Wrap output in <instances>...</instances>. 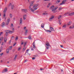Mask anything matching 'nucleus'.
I'll return each instance as SVG.
<instances>
[{"instance_id":"nucleus-1","label":"nucleus","mask_w":74,"mask_h":74,"mask_svg":"<svg viewBox=\"0 0 74 74\" xmlns=\"http://www.w3.org/2000/svg\"><path fill=\"white\" fill-rule=\"evenodd\" d=\"M34 2V1L31 2L30 6H29V8L30 10L32 12H34V10L31 7H32V6H33V5H33Z\"/></svg>"},{"instance_id":"nucleus-2","label":"nucleus","mask_w":74,"mask_h":74,"mask_svg":"<svg viewBox=\"0 0 74 74\" xmlns=\"http://www.w3.org/2000/svg\"><path fill=\"white\" fill-rule=\"evenodd\" d=\"M38 5V4H35L32 8L33 10H34V11L35 10H37V7Z\"/></svg>"},{"instance_id":"nucleus-3","label":"nucleus","mask_w":74,"mask_h":74,"mask_svg":"<svg viewBox=\"0 0 74 74\" xmlns=\"http://www.w3.org/2000/svg\"><path fill=\"white\" fill-rule=\"evenodd\" d=\"M45 44L46 45V46H45L46 47V49H49V47L50 46V45H49V42H47V43H46Z\"/></svg>"},{"instance_id":"nucleus-4","label":"nucleus","mask_w":74,"mask_h":74,"mask_svg":"<svg viewBox=\"0 0 74 74\" xmlns=\"http://www.w3.org/2000/svg\"><path fill=\"white\" fill-rule=\"evenodd\" d=\"M8 71V69L6 68L4 69L2 71V73H6Z\"/></svg>"},{"instance_id":"nucleus-5","label":"nucleus","mask_w":74,"mask_h":74,"mask_svg":"<svg viewBox=\"0 0 74 74\" xmlns=\"http://www.w3.org/2000/svg\"><path fill=\"white\" fill-rule=\"evenodd\" d=\"M5 23L4 22H3L1 25V27H4L5 26Z\"/></svg>"},{"instance_id":"nucleus-6","label":"nucleus","mask_w":74,"mask_h":74,"mask_svg":"<svg viewBox=\"0 0 74 74\" xmlns=\"http://www.w3.org/2000/svg\"><path fill=\"white\" fill-rule=\"evenodd\" d=\"M21 10L22 12H27V9H23Z\"/></svg>"},{"instance_id":"nucleus-7","label":"nucleus","mask_w":74,"mask_h":74,"mask_svg":"<svg viewBox=\"0 0 74 74\" xmlns=\"http://www.w3.org/2000/svg\"><path fill=\"white\" fill-rule=\"evenodd\" d=\"M11 9L12 10H13L14 9V5H12L11 3H10L9 4V6H11Z\"/></svg>"},{"instance_id":"nucleus-8","label":"nucleus","mask_w":74,"mask_h":74,"mask_svg":"<svg viewBox=\"0 0 74 74\" xmlns=\"http://www.w3.org/2000/svg\"><path fill=\"white\" fill-rule=\"evenodd\" d=\"M54 16H52L49 19V21H52V19L53 18H54Z\"/></svg>"},{"instance_id":"nucleus-9","label":"nucleus","mask_w":74,"mask_h":74,"mask_svg":"<svg viewBox=\"0 0 74 74\" xmlns=\"http://www.w3.org/2000/svg\"><path fill=\"white\" fill-rule=\"evenodd\" d=\"M17 56H18V55L16 54V55L13 59L14 61H15L16 60V57H17Z\"/></svg>"},{"instance_id":"nucleus-10","label":"nucleus","mask_w":74,"mask_h":74,"mask_svg":"<svg viewBox=\"0 0 74 74\" xmlns=\"http://www.w3.org/2000/svg\"><path fill=\"white\" fill-rule=\"evenodd\" d=\"M26 16H27L26 14H25L24 15H23V18L24 20H25V19H26Z\"/></svg>"},{"instance_id":"nucleus-11","label":"nucleus","mask_w":74,"mask_h":74,"mask_svg":"<svg viewBox=\"0 0 74 74\" xmlns=\"http://www.w3.org/2000/svg\"><path fill=\"white\" fill-rule=\"evenodd\" d=\"M67 25L65 24L62 27V28L63 29H66V26Z\"/></svg>"},{"instance_id":"nucleus-12","label":"nucleus","mask_w":74,"mask_h":74,"mask_svg":"<svg viewBox=\"0 0 74 74\" xmlns=\"http://www.w3.org/2000/svg\"><path fill=\"white\" fill-rule=\"evenodd\" d=\"M50 30L51 31H55V30L53 29V28L52 27H50Z\"/></svg>"},{"instance_id":"nucleus-13","label":"nucleus","mask_w":74,"mask_h":74,"mask_svg":"<svg viewBox=\"0 0 74 74\" xmlns=\"http://www.w3.org/2000/svg\"><path fill=\"white\" fill-rule=\"evenodd\" d=\"M71 25V21H69V23H68L67 24V26H68V25Z\"/></svg>"},{"instance_id":"nucleus-14","label":"nucleus","mask_w":74,"mask_h":74,"mask_svg":"<svg viewBox=\"0 0 74 74\" xmlns=\"http://www.w3.org/2000/svg\"><path fill=\"white\" fill-rule=\"evenodd\" d=\"M7 8H6L4 9L3 11V13H5L6 12V11H7Z\"/></svg>"},{"instance_id":"nucleus-15","label":"nucleus","mask_w":74,"mask_h":74,"mask_svg":"<svg viewBox=\"0 0 74 74\" xmlns=\"http://www.w3.org/2000/svg\"><path fill=\"white\" fill-rule=\"evenodd\" d=\"M74 15V12H72V13H70L69 14V16H71Z\"/></svg>"},{"instance_id":"nucleus-16","label":"nucleus","mask_w":74,"mask_h":74,"mask_svg":"<svg viewBox=\"0 0 74 74\" xmlns=\"http://www.w3.org/2000/svg\"><path fill=\"white\" fill-rule=\"evenodd\" d=\"M20 23L21 24L22 23V18H20Z\"/></svg>"},{"instance_id":"nucleus-17","label":"nucleus","mask_w":74,"mask_h":74,"mask_svg":"<svg viewBox=\"0 0 74 74\" xmlns=\"http://www.w3.org/2000/svg\"><path fill=\"white\" fill-rule=\"evenodd\" d=\"M65 4V2H64V1H62V3H60V5H63V4Z\"/></svg>"},{"instance_id":"nucleus-18","label":"nucleus","mask_w":74,"mask_h":74,"mask_svg":"<svg viewBox=\"0 0 74 74\" xmlns=\"http://www.w3.org/2000/svg\"><path fill=\"white\" fill-rule=\"evenodd\" d=\"M34 42H34L32 44V45L33 46V48H36V46H35V45H34Z\"/></svg>"},{"instance_id":"nucleus-19","label":"nucleus","mask_w":74,"mask_h":74,"mask_svg":"<svg viewBox=\"0 0 74 74\" xmlns=\"http://www.w3.org/2000/svg\"><path fill=\"white\" fill-rule=\"evenodd\" d=\"M7 40V38L5 37L4 39V41L5 42H6V41Z\"/></svg>"},{"instance_id":"nucleus-20","label":"nucleus","mask_w":74,"mask_h":74,"mask_svg":"<svg viewBox=\"0 0 74 74\" xmlns=\"http://www.w3.org/2000/svg\"><path fill=\"white\" fill-rule=\"evenodd\" d=\"M44 23L42 24L41 25V27H42V28H44Z\"/></svg>"},{"instance_id":"nucleus-21","label":"nucleus","mask_w":74,"mask_h":74,"mask_svg":"<svg viewBox=\"0 0 74 74\" xmlns=\"http://www.w3.org/2000/svg\"><path fill=\"white\" fill-rule=\"evenodd\" d=\"M62 15H60V16H59L58 17V19H59V20L60 19V18H62Z\"/></svg>"},{"instance_id":"nucleus-22","label":"nucleus","mask_w":74,"mask_h":74,"mask_svg":"<svg viewBox=\"0 0 74 74\" xmlns=\"http://www.w3.org/2000/svg\"><path fill=\"white\" fill-rule=\"evenodd\" d=\"M28 31V30L27 29L25 30V35H26V34H27V32Z\"/></svg>"},{"instance_id":"nucleus-23","label":"nucleus","mask_w":74,"mask_h":74,"mask_svg":"<svg viewBox=\"0 0 74 74\" xmlns=\"http://www.w3.org/2000/svg\"><path fill=\"white\" fill-rule=\"evenodd\" d=\"M74 26H71L69 28L70 29H74Z\"/></svg>"},{"instance_id":"nucleus-24","label":"nucleus","mask_w":74,"mask_h":74,"mask_svg":"<svg viewBox=\"0 0 74 74\" xmlns=\"http://www.w3.org/2000/svg\"><path fill=\"white\" fill-rule=\"evenodd\" d=\"M9 16H10V18H12V14H11V13H10L9 14Z\"/></svg>"},{"instance_id":"nucleus-25","label":"nucleus","mask_w":74,"mask_h":74,"mask_svg":"<svg viewBox=\"0 0 74 74\" xmlns=\"http://www.w3.org/2000/svg\"><path fill=\"white\" fill-rule=\"evenodd\" d=\"M14 31H9V32L8 33H9L10 34H11V33H14Z\"/></svg>"},{"instance_id":"nucleus-26","label":"nucleus","mask_w":74,"mask_h":74,"mask_svg":"<svg viewBox=\"0 0 74 74\" xmlns=\"http://www.w3.org/2000/svg\"><path fill=\"white\" fill-rule=\"evenodd\" d=\"M8 32H6L5 33V36L6 37H8Z\"/></svg>"},{"instance_id":"nucleus-27","label":"nucleus","mask_w":74,"mask_h":74,"mask_svg":"<svg viewBox=\"0 0 74 74\" xmlns=\"http://www.w3.org/2000/svg\"><path fill=\"white\" fill-rule=\"evenodd\" d=\"M9 51H10V50L9 49H7V51H6L7 53H9Z\"/></svg>"},{"instance_id":"nucleus-28","label":"nucleus","mask_w":74,"mask_h":74,"mask_svg":"<svg viewBox=\"0 0 74 74\" xmlns=\"http://www.w3.org/2000/svg\"><path fill=\"white\" fill-rule=\"evenodd\" d=\"M45 31H46V32H49V33H51V31L50 30H45Z\"/></svg>"},{"instance_id":"nucleus-29","label":"nucleus","mask_w":74,"mask_h":74,"mask_svg":"<svg viewBox=\"0 0 74 74\" xmlns=\"http://www.w3.org/2000/svg\"><path fill=\"white\" fill-rule=\"evenodd\" d=\"M28 38L29 40H32V36H29Z\"/></svg>"},{"instance_id":"nucleus-30","label":"nucleus","mask_w":74,"mask_h":74,"mask_svg":"<svg viewBox=\"0 0 74 74\" xmlns=\"http://www.w3.org/2000/svg\"><path fill=\"white\" fill-rule=\"evenodd\" d=\"M10 21V18L9 17L8 18L7 22H9Z\"/></svg>"},{"instance_id":"nucleus-31","label":"nucleus","mask_w":74,"mask_h":74,"mask_svg":"<svg viewBox=\"0 0 74 74\" xmlns=\"http://www.w3.org/2000/svg\"><path fill=\"white\" fill-rule=\"evenodd\" d=\"M62 9H63V8L61 7L59 8L58 10H62Z\"/></svg>"},{"instance_id":"nucleus-32","label":"nucleus","mask_w":74,"mask_h":74,"mask_svg":"<svg viewBox=\"0 0 74 74\" xmlns=\"http://www.w3.org/2000/svg\"><path fill=\"white\" fill-rule=\"evenodd\" d=\"M67 14H69V13L68 12L65 13L64 14V15H65V16H65V15H67Z\"/></svg>"},{"instance_id":"nucleus-33","label":"nucleus","mask_w":74,"mask_h":74,"mask_svg":"<svg viewBox=\"0 0 74 74\" xmlns=\"http://www.w3.org/2000/svg\"><path fill=\"white\" fill-rule=\"evenodd\" d=\"M54 7V5H52L51 6L50 8L53 9V7Z\"/></svg>"},{"instance_id":"nucleus-34","label":"nucleus","mask_w":74,"mask_h":74,"mask_svg":"<svg viewBox=\"0 0 74 74\" xmlns=\"http://www.w3.org/2000/svg\"><path fill=\"white\" fill-rule=\"evenodd\" d=\"M50 5H51V4L49 3V4L47 6V8L49 7V6H50Z\"/></svg>"},{"instance_id":"nucleus-35","label":"nucleus","mask_w":74,"mask_h":74,"mask_svg":"<svg viewBox=\"0 0 74 74\" xmlns=\"http://www.w3.org/2000/svg\"><path fill=\"white\" fill-rule=\"evenodd\" d=\"M18 36H16V39H15L16 40H18Z\"/></svg>"},{"instance_id":"nucleus-36","label":"nucleus","mask_w":74,"mask_h":74,"mask_svg":"<svg viewBox=\"0 0 74 74\" xmlns=\"http://www.w3.org/2000/svg\"><path fill=\"white\" fill-rule=\"evenodd\" d=\"M60 0H57V2H56V3H57H57H60Z\"/></svg>"},{"instance_id":"nucleus-37","label":"nucleus","mask_w":74,"mask_h":74,"mask_svg":"<svg viewBox=\"0 0 74 74\" xmlns=\"http://www.w3.org/2000/svg\"><path fill=\"white\" fill-rule=\"evenodd\" d=\"M3 17H5V13H3Z\"/></svg>"},{"instance_id":"nucleus-38","label":"nucleus","mask_w":74,"mask_h":74,"mask_svg":"<svg viewBox=\"0 0 74 74\" xmlns=\"http://www.w3.org/2000/svg\"><path fill=\"white\" fill-rule=\"evenodd\" d=\"M8 23H9V22H8V21L6 22V25H8Z\"/></svg>"},{"instance_id":"nucleus-39","label":"nucleus","mask_w":74,"mask_h":74,"mask_svg":"<svg viewBox=\"0 0 74 74\" xmlns=\"http://www.w3.org/2000/svg\"><path fill=\"white\" fill-rule=\"evenodd\" d=\"M9 31L10 30H5V32H9Z\"/></svg>"},{"instance_id":"nucleus-40","label":"nucleus","mask_w":74,"mask_h":74,"mask_svg":"<svg viewBox=\"0 0 74 74\" xmlns=\"http://www.w3.org/2000/svg\"><path fill=\"white\" fill-rule=\"evenodd\" d=\"M46 12H45L43 14V15H45V14H47V13H46Z\"/></svg>"},{"instance_id":"nucleus-41","label":"nucleus","mask_w":74,"mask_h":74,"mask_svg":"<svg viewBox=\"0 0 74 74\" xmlns=\"http://www.w3.org/2000/svg\"><path fill=\"white\" fill-rule=\"evenodd\" d=\"M26 49V47H24L23 48V51H25Z\"/></svg>"},{"instance_id":"nucleus-42","label":"nucleus","mask_w":74,"mask_h":74,"mask_svg":"<svg viewBox=\"0 0 74 74\" xmlns=\"http://www.w3.org/2000/svg\"><path fill=\"white\" fill-rule=\"evenodd\" d=\"M3 32H1L0 33V36L1 35V34H3Z\"/></svg>"},{"instance_id":"nucleus-43","label":"nucleus","mask_w":74,"mask_h":74,"mask_svg":"<svg viewBox=\"0 0 74 74\" xmlns=\"http://www.w3.org/2000/svg\"><path fill=\"white\" fill-rule=\"evenodd\" d=\"M11 26H11V27H14V25H13V24L12 23L11 24Z\"/></svg>"},{"instance_id":"nucleus-44","label":"nucleus","mask_w":74,"mask_h":74,"mask_svg":"<svg viewBox=\"0 0 74 74\" xmlns=\"http://www.w3.org/2000/svg\"><path fill=\"white\" fill-rule=\"evenodd\" d=\"M3 54H4V53H1L0 54V55H1V56H2V55H3Z\"/></svg>"},{"instance_id":"nucleus-45","label":"nucleus","mask_w":74,"mask_h":74,"mask_svg":"<svg viewBox=\"0 0 74 74\" xmlns=\"http://www.w3.org/2000/svg\"><path fill=\"white\" fill-rule=\"evenodd\" d=\"M35 59H36V58H35V57H33L32 58V59H33V60H34Z\"/></svg>"},{"instance_id":"nucleus-46","label":"nucleus","mask_w":74,"mask_h":74,"mask_svg":"<svg viewBox=\"0 0 74 74\" xmlns=\"http://www.w3.org/2000/svg\"><path fill=\"white\" fill-rule=\"evenodd\" d=\"M10 49H12V46H10Z\"/></svg>"},{"instance_id":"nucleus-47","label":"nucleus","mask_w":74,"mask_h":74,"mask_svg":"<svg viewBox=\"0 0 74 74\" xmlns=\"http://www.w3.org/2000/svg\"><path fill=\"white\" fill-rule=\"evenodd\" d=\"M28 60H25L24 61V62H27Z\"/></svg>"},{"instance_id":"nucleus-48","label":"nucleus","mask_w":74,"mask_h":74,"mask_svg":"<svg viewBox=\"0 0 74 74\" xmlns=\"http://www.w3.org/2000/svg\"><path fill=\"white\" fill-rule=\"evenodd\" d=\"M16 43H14L13 45V47H14V46H15V45H16Z\"/></svg>"},{"instance_id":"nucleus-49","label":"nucleus","mask_w":74,"mask_h":74,"mask_svg":"<svg viewBox=\"0 0 74 74\" xmlns=\"http://www.w3.org/2000/svg\"><path fill=\"white\" fill-rule=\"evenodd\" d=\"M71 60H74V57L72 59H71Z\"/></svg>"},{"instance_id":"nucleus-50","label":"nucleus","mask_w":74,"mask_h":74,"mask_svg":"<svg viewBox=\"0 0 74 74\" xmlns=\"http://www.w3.org/2000/svg\"><path fill=\"white\" fill-rule=\"evenodd\" d=\"M24 45H26V42H25L24 43Z\"/></svg>"},{"instance_id":"nucleus-51","label":"nucleus","mask_w":74,"mask_h":74,"mask_svg":"<svg viewBox=\"0 0 74 74\" xmlns=\"http://www.w3.org/2000/svg\"><path fill=\"white\" fill-rule=\"evenodd\" d=\"M60 47L61 48H63V46L62 45H60Z\"/></svg>"},{"instance_id":"nucleus-52","label":"nucleus","mask_w":74,"mask_h":74,"mask_svg":"<svg viewBox=\"0 0 74 74\" xmlns=\"http://www.w3.org/2000/svg\"><path fill=\"white\" fill-rule=\"evenodd\" d=\"M21 49V47L19 48L18 49V51H19V50H20V49Z\"/></svg>"},{"instance_id":"nucleus-53","label":"nucleus","mask_w":74,"mask_h":74,"mask_svg":"<svg viewBox=\"0 0 74 74\" xmlns=\"http://www.w3.org/2000/svg\"><path fill=\"white\" fill-rule=\"evenodd\" d=\"M52 11H55V9H53L52 10Z\"/></svg>"},{"instance_id":"nucleus-54","label":"nucleus","mask_w":74,"mask_h":74,"mask_svg":"<svg viewBox=\"0 0 74 74\" xmlns=\"http://www.w3.org/2000/svg\"><path fill=\"white\" fill-rule=\"evenodd\" d=\"M11 40H10V41H9V44H10L11 43Z\"/></svg>"},{"instance_id":"nucleus-55","label":"nucleus","mask_w":74,"mask_h":74,"mask_svg":"<svg viewBox=\"0 0 74 74\" xmlns=\"http://www.w3.org/2000/svg\"><path fill=\"white\" fill-rule=\"evenodd\" d=\"M67 0H63V1L65 2L67 1Z\"/></svg>"},{"instance_id":"nucleus-56","label":"nucleus","mask_w":74,"mask_h":74,"mask_svg":"<svg viewBox=\"0 0 74 74\" xmlns=\"http://www.w3.org/2000/svg\"><path fill=\"white\" fill-rule=\"evenodd\" d=\"M58 7H56V9H58Z\"/></svg>"},{"instance_id":"nucleus-57","label":"nucleus","mask_w":74,"mask_h":74,"mask_svg":"<svg viewBox=\"0 0 74 74\" xmlns=\"http://www.w3.org/2000/svg\"><path fill=\"white\" fill-rule=\"evenodd\" d=\"M23 44V42H21V45Z\"/></svg>"},{"instance_id":"nucleus-58","label":"nucleus","mask_w":74,"mask_h":74,"mask_svg":"<svg viewBox=\"0 0 74 74\" xmlns=\"http://www.w3.org/2000/svg\"><path fill=\"white\" fill-rule=\"evenodd\" d=\"M54 10L56 11V8H54Z\"/></svg>"},{"instance_id":"nucleus-59","label":"nucleus","mask_w":74,"mask_h":74,"mask_svg":"<svg viewBox=\"0 0 74 74\" xmlns=\"http://www.w3.org/2000/svg\"><path fill=\"white\" fill-rule=\"evenodd\" d=\"M31 49L32 51H33V48H32Z\"/></svg>"},{"instance_id":"nucleus-60","label":"nucleus","mask_w":74,"mask_h":74,"mask_svg":"<svg viewBox=\"0 0 74 74\" xmlns=\"http://www.w3.org/2000/svg\"><path fill=\"white\" fill-rule=\"evenodd\" d=\"M63 43H66V42L65 41H64L63 42Z\"/></svg>"},{"instance_id":"nucleus-61","label":"nucleus","mask_w":74,"mask_h":74,"mask_svg":"<svg viewBox=\"0 0 74 74\" xmlns=\"http://www.w3.org/2000/svg\"><path fill=\"white\" fill-rule=\"evenodd\" d=\"M26 27H25L24 28V29H26Z\"/></svg>"},{"instance_id":"nucleus-62","label":"nucleus","mask_w":74,"mask_h":74,"mask_svg":"<svg viewBox=\"0 0 74 74\" xmlns=\"http://www.w3.org/2000/svg\"><path fill=\"white\" fill-rule=\"evenodd\" d=\"M12 30H13V31H14V28H13L12 29Z\"/></svg>"},{"instance_id":"nucleus-63","label":"nucleus","mask_w":74,"mask_h":74,"mask_svg":"<svg viewBox=\"0 0 74 74\" xmlns=\"http://www.w3.org/2000/svg\"><path fill=\"white\" fill-rule=\"evenodd\" d=\"M3 42H2V44H1V45H3Z\"/></svg>"},{"instance_id":"nucleus-64","label":"nucleus","mask_w":74,"mask_h":74,"mask_svg":"<svg viewBox=\"0 0 74 74\" xmlns=\"http://www.w3.org/2000/svg\"><path fill=\"white\" fill-rule=\"evenodd\" d=\"M73 72L74 73V70H73Z\"/></svg>"}]
</instances>
